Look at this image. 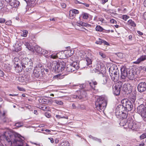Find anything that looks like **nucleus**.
<instances>
[{
  "label": "nucleus",
  "mask_w": 146,
  "mask_h": 146,
  "mask_svg": "<svg viewBox=\"0 0 146 146\" xmlns=\"http://www.w3.org/2000/svg\"><path fill=\"white\" fill-rule=\"evenodd\" d=\"M79 64L76 62H74L70 64L67 65L65 69L67 72L70 73L74 72L79 68ZM64 72H62V74L59 73L58 74L55 75V78L58 79H61L63 78L64 76L67 75L68 73H64Z\"/></svg>",
  "instance_id": "f257e3e1"
},
{
  "label": "nucleus",
  "mask_w": 146,
  "mask_h": 146,
  "mask_svg": "<svg viewBox=\"0 0 146 146\" xmlns=\"http://www.w3.org/2000/svg\"><path fill=\"white\" fill-rule=\"evenodd\" d=\"M107 104L106 100L103 97H100L96 102L95 108L100 111H103L105 109Z\"/></svg>",
  "instance_id": "f03ea898"
},
{
  "label": "nucleus",
  "mask_w": 146,
  "mask_h": 146,
  "mask_svg": "<svg viewBox=\"0 0 146 146\" xmlns=\"http://www.w3.org/2000/svg\"><path fill=\"white\" fill-rule=\"evenodd\" d=\"M43 65L39 64L34 68L33 76L36 78H42L44 75Z\"/></svg>",
  "instance_id": "7ed1b4c3"
},
{
  "label": "nucleus",
  "mask_w": 146,
  "mask_h": 146,
  "mask_svg": "<svg viewBox=\"0 0 146 146\" xmlns=\"http://www.w3.org/2000/svg\"><path fill=\"white\" fill-rule=\"evenodd\" d=\"M33 63L31 59L25 58L23 59L21 65L23 70L25 69L26 71L29 72L33 68Z\"/></svg>",
  "instance_id": "20e7f679"
},
{
  "label": "nucleus",
  "mask_w": 146,
  "mask_h": 146,
  "mask_svg": "<svg viewBox=\"0 0 146 146\" xmlns=\"http://www.w3.org/2000/svg\"><path fill=\"white\" fill-rule=\"evenodd\" d=\"M9 138H6V140L8 142L9 146H12L13 144L15 145L16 143H17L19 141H23L24 138L21 135H19L18 137L15 136H10Z\"/></svg>",
  "instance_id": "39448f33"
},
{
  "label": "nucleus",
  "mask_w": 146,
  "mask_h": 146,
  "mask_svg": "<svg viewBox=\"0 0 146 146\" xmlns=\"http://www.w3.org/2000/svg\"><path fill=\"white\" fill-rule=\"evenodd\" d=\"M122 106L125 111H130L132 108L133 105L131 102L127 99L122 100L121 101Z\"/></svg>",
  "instance_id": "423d86ee"
},
{
  "label": "nucleus",
  "mask_w": 146,
  "mask_h": 146,
  "mask_svg": "<svg viewBox=\"0 0 146 146\" xmlns=\"http://www.w3.org/2000/svg\"><path fill=\"white\" fill-rule=\"evenodd\" d=\"M80 55L82 59H85L87 62V64L88 66L91 65L92 64V56L90 53H88L87 54L83 51L80 52Z\"/></svg>",
  "instance_id": "0eeeda50"
},
{
  "label": "nucleus",
  "mask_w": 146,
  "mask_h": 146,
  "mask_svg": "<svg viewBox=\"0 0 146 146\" xmlns=\"http://www.w3.org/2000/svg\"><path fill=\"white\" fill-rule=\"evenodd\" d=\"M137 112L144 119H146V107L144 104H141L137 108Z\"/></svg>",
  "instance_id": "6e6552de"
},
{
  "label": "nucleus",
  "mask_w": 146,
  "mask_h": 146,
  "mask_svg": "<svg viewBox=\"0 0 146 146\" xmlns=\"http://www.w3.org/2000/svg\"><path fill=\"white\" fill-rule=\"evenodd\" d=\"M56 61V63L55 65V72L57 73L62 72L64 69V67L65 66V63L59 60L58 61L55 60Z\"/></svg>",
  "instance_id": "1a4fd4ad"
},
{
  "label": "nucleus",
  "mask_w": 146,
  "mask_h": 146,
  "mask_svg": "<svg viewBox=\"0 0 146 146\" xmlns=\"http://www.w3.org/2000/svg\"><path fill=\"white\" fill-rule=\"evenodd\" d=\"M110 74L111 79L114 82H117L119 79V72L118 68L115 71H113Z\"/></svg>",
  "instance_id": "9d476101"
},
{
  "label": "nucleus",
  "mask_w": 146,
  "mask_h": 146,
  "mask_svg": "<svg viewBox=\"0 0 146 146\" xmlns=\"http://www.w3.org/2000/svg\"><path fill=\"white\" fill-rule=\"evenodd\" d=\"M122 85V83L119 82L117 83L113 88V93L116 96H118L120 94L121 88Z\"/></svg>",
  "instance_id": "9b49d317"
},
{
  "label": "nucleus",
  "mask_w": 146,
  "mask_h": 146,
  "mask_svg": "<svg viewBox=\"0 0 146 146\" xmlns=\"http://www.w3.org/2000/svg\"><path fill=\"white\" fill-rule=\"evenodd\" d=\"M105 67L103 65H102L100 64L97 65L96 68L94 69V72L97 73L98 74L103 73L105 71Z\"/></svg>",
  "instance_id": "f8f14e48"
},
{
  "label": "nucleus",
  "mask_w": 146,
  "mask_h": 146,
  "mask_svg": "<svg viewBox=\"0 0 146 146\" xmlns=\"http://www.w3.org/2000/svg\"><path fill=\"white\" fill-rule=\"evenodd\" d=\"M125 111V110L123 107L122 105H118L115 110V115L117 117H120V114H122V113L123 111Z\"/></svg>",
  "instance_id": "ddd939ff"
},
{
  "label": "nucleus",
  "mask_w": 146,
  "mask_h": 146,
  "mask_svg": "<svg viewBox=\"0 0 146 146\" xmlns=\"http://www.w3.org/2000/svg\"><path fill=\"white\" fill-rule=\"evenodd\" d=\"M137 90L140 92H143L146 90V83L141 82L137 86Z\"/></svg>",
  "instance_id": "4468645a"
},
{
  "label": "nucleus",
  "mask_w": 146,
  "mask_h": 146,
  "mask_svg": "<svg viewBox=\"0 0 146 146\" xmlns=\"http://www.w3.org/2000/svg\"><path fill=\"white\" fill-rule=\"evenodd\" d=\"M5 1L9 3L10 5L13 7H17L19 4V2L16 0H5Z\"/></svg>",
  "instance_id": "2eb2a0df"
},
{
  "label": "nucleus",
  "mask_w": 146,
  "mask_h": 146,
  "mask_svg": "<svg viewBox=\"0 0 146 146\" xmlns=\"http://www.w3.org/2000/svg\"><path fill=\"white\" fill-rule=\"evenodd\" d=\"M128 70L129 69L125 67H123L121 69V77L122 79H125L126 77H127Z\"/></svg>",
  "instance_id": "dca6fc26"
},
{
  "label": "nucleus",
  "mask_w": 146,
  "mask_h": 146,
  "mask_svg": "<svg viewBox=\"0 0 146 146\" xmlns=\"http://www.w3.org/2000/svg\"><path fill=\"white\" fill-rule=\"evenodd\" d=\"M127 124L129 128L133 130H136L138 127L137 123L133 122L132 120L128 121Z\"/></svg>",
  "instance_id": "f3484780"
},
{
  "label": "nucleus",
  "mask_w": 146,
  "mask_h": 146,
  "mask_svg": "<svg viewBox=\"0 0 146 146\" xmlns=\"http://www.w3.org/2000/svg\"><path fill=\"white\" fill-rule=\"evenodd\" d=\"M80 95L78 97L79 100H84L87 96L86 92L84 90H82L80 91Z\"/></svg>",
  "instance_id": "a211bd4d"
},
{
  "label": "nucleus",
  "mask_w": 146,
  "mask_h": 146,
  "mask_svg": "<svg viewBox=\"0 0 146 146\" xmlns=\"http://www.w3.org/2000/svg\"><path fill=\"white\" fill-rule=\"evenodd\" d=\"M134 74L133 70L129 69L127 77L130 80H133L134 78Z\"/></svg>",
  "instance_id": "6ab92c4d"
},
{
  "label": "nucleus",
  "mask_w": 146,
  "mask_h": 146,
  "mask_svg": "<svg viewBox=\"0 0 146 146\" xmlns=\"http://www.w3.org/2000/svg\"><path fill=\"white\" fill-rule=\"evenodd\" d=\"M145 60H146V55H143L138 58L136 61L134 62V63L135 64H139L141 62Z\"/></svg>",
  "instance_id": "aec40b11"
},
{
  "label": "nucleus",
  "mask_w": 146,
  "mask_h": 146,
  "mask_svg": "<svg viewBox=\"0 0 146 146\" xmlns=\"http://www.w3.org/2000/svg\"><path fill=\"white\" fill-rule=\"evenodd\" d=\"M66 56L67 57H70L74 53V51L73 50H69L64 51Z\"/></svg>",
  "instance_id": "412c9836"
},
{
  "label": "nucleus",
  "mask_w": 146,
  "mask_h": 146,
  "mask_svg": "<svg viewBox=\"0 0 146 146\" xmlns=\"http://www.w3.org/2000/svg\"><path fill=\"white\" fill-rule=\"evenodd\" d=\"M129 86H130L129 84H124L123 86L122 90L125 92H127V91H128V92L129 93L131 92V90L130 88H128Z\"/></svg>",
  "instance_id": "4be33fe9"
},
{
  "label": "nucleus",
  "mask_w": 146,
  "mask_h": 146,
  "mask_svg": "<svg viewBox=\"0 0 146 146\" xmlns=\"http://www.w3.org/2000/svg\"><path fill=\"white\" fill-rule=\"evenodd\" d=\"M89 84L92 89L95 90L96 86L97 84V83L95 81H94L89 82Z\"/></svg>",
  "instance_id": "5701e85b"
},
{
  "label": "nucleus",
  "mask_w": 146,
  "mask_h": 146,
  "mask_svg": "<svg viewBox=\"0 0 146 146\" xmlns=\"http://www.w3.org/2000/svg\"><path fill=\"white\" fill-rule=\"evenodd\" d=\"M128 121L126 119H122L119 123V125L122 126H123L127 124Z\"/></svg>",
  "instance_id": "b1692460"
},
{
  "label": "nucleus",
  "mask_w": 146,
  "mask_h": 146,
  "mask_svg": "<svg viewBox=\"0 0 146 146\" xmlns=\"http://www.w3.org/2000/svg\"><path fill=\"white\" fill-rule=\"evenodd\" d=\"M127 24L131 27H135L136 26V24L131 19H130L127 21Z\"/></svg>",
  "instance_id": "393cba45"
},
{
  "label": "nucleus",
  "mask_w": 146,
  "mask_h": 146,
  "mask_svg": "<svg viewBox=\"0 0 146 146\" xmlns=\"http://www.w3.org/2000/svg\"><path fill=\"white\" fill-rule=\"evenodd\" d=\"M120 117H117L119 119H126L127 117V115L125 113H124V111L122 113V114H120Z\"/></svg>",
  "instance_id": "a878e982"
},
{
  "label": "nucleus",
  "mask_w": 146,
  "mask_h": 146,
  "mask_svg": "<svg viewBox=\"0 0 146 146\" xmlns=\"http://www.w3.org/2000/svg\"><path fill=\"white\" fill-rule=\"evenodd\" d=\"M62 53L61 52H59L56 53V54H55V59L56 58H58L60 59H62Z\"/></svg>",
  "instance_id": "bb28decb"
},
{
  "label": "nucleus",
  "mask_w": 146,
  "mask_h": 146,
  "mask_svg": "<svg viewBox=\"0 0 146 146\" xmlns=\"http://www.w3.org/2000/svg\"><path fill=\"white\" fill-rule=\"evenodd\" d=\"M69 12V15L70 18V19H73L74 17L75 16V14L73 12V11H72V10H70V11Z\"/></svg>",
  "instance_id": "cd10ccee"
},
{
  "label": "nucleus",
  "mask_w": 146,
  "mask_h": 146,
  "mask_svg": "<svg viewBox=\"0 0 146 146\" xmlns=\"http://www.w3.org/2000/svg\"><path fill=\"white\" fill-rule=\"evenodd\" d=\"M117 68L116 66H113L110 67L109 69L110 74L112 72H113V71L115 70Z\"/></svg>",
  "instance_id": "c85d7f7f"
},
{
  "label": "nucleus",
  "mask_w": 146,
  "mask_h": 146,
  "mask_svg": "<svg viewBox=\"0 0 146 146\" xmlns=\"http://www.w3.org/2000/svg\"><path fill=\"white\" fill-rule=\"evenodd\" d=\"M60 146H70L68 142L67 141L62 142Z\"/></svg>",
  "instance_id": "c756f323"
},
{
  "label": "nucleus",
  "mask_w": 146,
  "mask_h": 146,
  "mask_svg": "<svg viewBox=\"0 0 146 146\" xmlns=\"http://www.w3.org/2000/svg\"><path fill=\"white\" fill-rule=\"evenodd\" d=\"M42 49L40 47H36L35 48V50L36 52H37L38 54H40L41 53V52Z\"/></svg>",
  "instance_id": "7c9ffc66"
},
{
  "label": "nucleus",
  "mask_w": 146,
  "mask_h": 146,
  "mask_svg": "<svg viewBox=\"0 0 146 146\" xmlns=\"http://www.w3.org/2000/svg\"><path fill=\"white\" fill-rule=\"evenodd\" d=\"M28 33V31L27 30H23L22 33H21V35L23 37H26Z\"/></svg>",
  "instance_id": "2f4dec72"
},
{
  "label": "nucleus",
  "mask_w": 146,
  "mask_h": 146,
  "mask_svg": "<svg viewBox=\"0 0 146 146\" xmlns=\"http://www.w3.org/2000/svg\"><path fill=\"white\" fill-rule=\"evenodd\" d=\"M103 39L99 38L96 41L95 43L97 44H101L103 42Z\"/></svg>",
  "instance_id": "473e14b6"
},
{
  "label": "nucleus",
  "mask_w": 146,
  "mask_h": 146,
  "mask_svg": "<svg viewBox=\"0 0 146 146\" xmlns=\"http://www.w3.org/2000/svg\"><path fill=\"white\" fill-rule=\"evenodd\" d=\"M89 14L87 13H83L82 14L83 18L84 19H87L89 17Z\"/></svg>",
  "instance_id": "72a5a7b5"
},
{
  "label": "nucleus",
  "mask_w": 146,
  "mask_h": 146,
  "mask_svg": "<svg viewBox=\"0 0 146 146\" xmlns=\"http://www.w3.org/2000/svg\"><path fill=\"white\" fill-rule=\"evenodd\" d=\"M96 29L97 31H102L103 30V29L102 27L98 25L96 26Z\"/></svg>",
  "instance_id": "f704fd0d"
},
{
  "label": "nucleus",
  "mask_w": 146,
  "mask_h": 146,
  "mask_svg": "<svg viewBox=\"0 0 146 146\" xmlns=\"http://www.w3.org/2000/svg\"><path fill=\"white\" fill-rule=\"evenodd\" d=\"M25 78L24 77L21 76L18 78V80L20 82H23L25 80Z\"/></svg>",
  "instance_id": "c9c22d12"
},
{
  "label": "nucleus",
  "mask_w": 146,
  "mask_h": 146,
  "mask_svg": "<svg viewBox=\"0 0 146 146\" xmlns=\"http://www.w3.org/2000/svg\"><path fill=\"white\" fill-rule=\"evenodd\" d=\"M80 25L82 26L87 27L89 26L90 25L86 23L82 22H80Z\"/></svg>",
  "instance_id": "e433bc0d"
},
{
  "label": "nucleus",
  "mask_w": 146,
  "mask_h": 146,
  "mask_svg": "<svg viewBox=\"0 0 146 146\" xmlns=\"http://www.w3.org/2000/svg\"><path fill=\"white\" fill-rule=\"evenodd\" d=\"M109 80V78L107 77H105L103 79V82H102V84L104 85L106 84Z\"/></svg>",
  "instance_id": "4c0bfd02"
},
{
  "label": "nucleus",
  "mask_w": 146,
  "mask_h": 146,
  "mask_svg": "<svg viewBox=\"0 0 146 146\" xmlns=\"http://www.w3.org/2000/svg\"><path fill=\"white\" fill-rule=\"evenodd\" d=\"M99 54L103 58H106V56L105 53H103L102 52H99Z\"/></svg>",
  "instance_id": "58836bf2"
},
{
  "label": "nucleus",
  "mask_w": 146,
  "mask_h": 146,
  "mask_svg": "<svg viewBox=\"0 0 146 146\" xmlns=\"http://www.w3.org/2000/svg\"><path fill=\"white\" fill-rule=\"evenodd\" d=\"M25 45L26 46L28 49L30 50L31 49V47L30 45V44L28 42H25Z\"/></svg>",
  "instance_id": "ea45409f"
},
{
  "label": "nucleus",
  "mask_w": 146,
  "mask_h": 146,
  "mask_svg": "<svg viewBox=\"0 0 146 146\" xmlns=\"http://www.w3.org/2000/svg\"><path fill=\"white\" fill-rule=\"evenodd\" d=\"M78 109L83 110L85 109V106L83 105H79L77 107Z\"/></svg>",
  "instance_id": "a19ab883"
},
{
  "label": "nucleus",
  "mask_w": 146,
  "mask_h": 146,
  "mask_svg": "<svg viewBox=\"0 0 146 146\" xmlns=\"http://www.w3.org/2000/svg\"><path fill=\"white\" fill-rule=\"evenodd\" d=\"M23 141H19V142L17 143H16L15 146H22L23 145Z\"/></svg>",
  "instance_id": "79ce46f5"
},
{
  "label": "nucleus",
  "mask_w": 146,
  "mask_h": 146,
  "mask_svg": "<svg viewBox=\"0 0 146 146\" xmlns=\"http://www.w3.org/2000/svg\"><path fill=\"white\" fill-rule=\"evenodd\" d=\"M129 18V16L126 15H123L122 16V19L125 21H126Z\"/></svg>",
  "instance_id": "37998d69"
},
{
  "label": "nucleus",
  "mask_w": 146,
  "mask_h": 146,
  "mask_svg": "<svg viewBox=\"0 0 146 146\" xmlns=\"http://www.w3.org/2000/svg\"><path fill=\"white\" fill-rule=\"evenodd\" d=\"M146 137V133H143L140 136V138L141 139H143Z\"/></svg>",
  "instance_id": "c03bdc74"
},
{
  "label": "nucleus",
  "mask_w": 146,
  "mask_h": 146,
  "mask_svg": "<svg viewBox=\"0 0 146 146\" xmlns=\"http://www.w3.org/2000/svg\"><path fill=\"white\" fill-rule=\"evenodd\" d=\"M47 53V51L46 50L42 49L40 54H45Z\"/></svg>",
  "instance_id": "a18cd8bd"
},
{
  "label": "nucleus",
  "mask_w": 146,
  "mask_h": 146,
  "mask_svg": "<svg viewBox=\"0 0 146 146\" xmlns=\"http://www.w3.org/2000/svg\"><path fill=\"white\" fill-rule=\"evenodd\" d=\"M40 109L43 110L47 111V108L45 106H42L40 107Z\"/></svg>",
  "instance_id": "49530a36"
},
{
  "label": "nucleus",
  "mask_w": 146,
  "mask_h": 146,
  "mask_svg": "<svg viewBox=\"0 0 146 146\" xmlns=\"http://www.w3.org/2000/svg\"><path fill=\"white\" fill-rule=\"evenodd\" d=\"M89 137H90V138H92V139H93L94 140H97L99 142H101V140L100 139H97V138H94V137H93L92 135H89Z\"/></svg>",
  "instance_id": "de8ad7c7"
},
{
  "label": "nucleus",
  "mask_w": 146,
  "mask_h": 146,
  "mask_svg": "<svg viewBox=\"0 0 146 146\" xmlns=\"http://www.w3.org/2000/svg\"><path fill=\"white\" fill-rule=\"evenodd\" d=\"M55 103L60 105H62L63 104V102L62 101H58L56 100H55Z\"/></svg>",
  "instance_id": "09e8293b"
},
{
  "label": "nucleus",
  "mask_w": 146,
  "mask_h": 146,
  "mask_svg": "<svg viewBox=\"0 0 146 146\" xmlns=\"http://www.w3.org/2000/svg\"><path fill=\"white\" fill-rule=\"evenodd\" d=\"M12 24V21L11 20H9L5 22V24L8 25H11Z\"/></svg>",
  "instance_id": "8fccbe9b"
},
{
  "label": "nucleus",
  "mask_w": 146,
  "mask_h": 146,
  "mask_svg": "<svg viewBox=\"0 0 146 146\" xmlns=\"http://www.w3.org/2000/svg\"><path fill=\"white\" fill-rule=\"evenodd\" d=\"M72 10L75 15L76 14H78L79 13V11L75 9H73Z\"/></svg>",
  "instance_id": "3c124183"
},
{
  "label": "nucleus",
  "mask_w": 146,
  "mask_h": 146,
  "mask_svg": "<svg viewBox=\"0 0 146 146\" xmlns=\"http://www.w3.org/2000/svg\"><path fill=\"white\" fill-rule=\"evenodd\" d=\"M5 20L4 19L0 18V23H3L5 22Z\"/></svg>",
  "instance_id": "603ef678"
},
{
  "label": "nucleus",
  "mask_w": 146,
  "mask_h": 146,
  "mask_svg": "<svg viewBox=\"0 0 146 146\" xmlns=\"http://www.w3.org/2000/svg\"><path fill=\"white\" fill-rule=\"evenodd\" d=\"M62 7L63 8H65L66 7V5L64 3H60Z\"/></svg>",
  "instance_id": "864d4df0"
},
{
  "label": "nucleus",
  "mask_w": 146,
  "mask_h": 146,
  "mask_svg": "<svg viewBox=\"0 0 146 146\" xmlns=\"http://www.w3.org/2000/svg\"><path fill=\"white\" fill-rule=\"evenodd\" d=\"M110 22L111 23H117L115 20L113 19H111Z\"/></svg>",
  "instance_id": "5fc2aeb1"
},
{
  "label": "nucleus",
  "mask_w": 146,
  "mask_h": 146,
  "mask_svg": "<svg viewBox=\"0 0 146 146\" xmlns=\"http://www.w3.org/2000/svg\"><path fill=\"white\" fill-rule=\"evenodd\" d=\"M15 125L17 127H21L22 126V125L21 123H15Z\"/></svg>",
  "instance_id": "6e6d98bb"
},
{
  "label": "nucleus",
  "mask_w": 146,
  "mask_h": 146,
  "mask_svg": "<svg viewBox=\"0 0 146 146\" xmlns=\"http://www.w3.org/2000/svg\"><path fill=\"white\" fill-rule=\"evenodd\" d=\"M4 75L3 72L0 69V77H3Z\"/></svg>",
  "instance_id": "4d7b16f0"
},
{
  "label": "nucleus",
  "mask_w": 146,
  "mask_h": 146,
  "mask_svg": "<svg viewBox=\"0 0 146 146\" xmlns=\"http://www.w3.org/2000/svg\"><path fill=\"white\" fill-rule=\"evenodd\" d=\"M49 58H52L53 59H54L55 58V54H52V55L49 56Z\"/></svg>",
  "instance_id": "13d9d810"
},
{
  "label": "nucleus",
  "mask_w": 146,
  "mask_h": 146,
  "mask_svg": "<svg viewBox=\"0 0 146 146\" xmlns=\"http://www.w3.org/2000/svg\"><path fill=\"white\" fill-rule=\"evenodd\" d=\"M79 97V96H78L77 95H74L72 96L71 97L72 98L75 99H79L78 98V97Z\"/></svg>",
  "instance_id": "bf43d9fd"
},
{
  "label": "nucleus",
  "mask_w": 146,
  "mask_h": 146,
  "mask_svg": "<svg viewBox=\"0 0 146 146\" xmlns=\"http://www.w3.org/2000/svg\"><path fill=\"white\" fill-rule=\"evenodd\" d=\"M108 0H101V2L103 4H104L105 3L108 2Z\"/></svg>",
  "instance_id": "052dcab7"
},
{
  "label": "nucleus",
  "mask_w": 146,
  "mask_h": 146,
  "mask_svg": "<svg viewBox=\"0 0 146 146\" xmlns=\"http://www.w3.org/2000/svg\"><path fill=\"white\" fill-rule=\"evenodd\" d=\"M62 94V93L61 92H57L56 93V95H59V96H60L58 97H61V96L62 95L61 94Z\"/></svg>",
  "instance_id": "680f3d73"
},
{
  "label": "nucleus",
  "mask_w": 146,
  "mask_h": 146,
  "mask_svg": "<svg viewBox=\"0 0 146 146\" xmlns=\"http://www.w3.org/2000/svg\"><path fill=\"white\" fill-rule=\"evenodd\" d=\"M102 43H103L104 44V45H109V44L106 41L103 40V42Z\"/></svg>",
  "instance_id": "e2e57ef3"
},
{
  "label": "nucleus",
  "mask_w": 146,
  "mask_h": 146,
  "mask_svg": "<svg viewBox=\"0 0 146 146\" xmlns=\"http://www.w3.org/2000/svg\"><path fill=\"white\" fill-rule=\"evenodd\" d=\"M3 5L2 2L0 1V9H1L3 8Z\"/></svg>",
  "instance_id": "0e129e2a"
},
{
  "label": "nucleus",
  "mask_w": 146,
  "mask_h": 146,
  "mask_svg": "<svg viewBox=\"0 0 146 146\" xmlns=\"http://www.w3.org/2000/svg\"><path fill=\"white\" fill-rule=\"evenodd\" d=\"M78 2V3H80V4H84L85 6L87 7H89V5L88 4H86V3H82L81 2H79V1Z\"/></svg>",
  "instance_id": "69168bd1"
},
{
  "label": "nucleus",
  "mask_w": 146,
  "mask_h": 146,
  "mask_svg": "<svg viewBox=\"0 0 146 146\" xmlns=\"http://www.w3.org/2000/svg\"><path fill=\"white\" fill-rule=\"evenodd\" d=\"M145 145L144 143L142 142L141 143L139 144L138 146H144Z\"/></svg>",
  "instance_id": "338daca9"
},
{
  "label": "nucleus",
  "mask_w": 146,
  "mask_h": 146,
  "mask_svg": "<svg viewBox=\"0 0 146 146\" xmlns=\"http://www.w3.org/2000/svg\"><path fill=\"white\" fill-rule=\"evenodd\" d=\"M143 18L145 20H146V12L144 13L143 15Z\"/></svg>",
  "instance_id": "774afa93"
}]
</instances>
